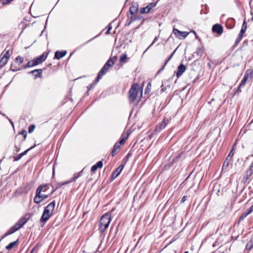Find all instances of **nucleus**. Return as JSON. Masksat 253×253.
I'll return each instance as SVG.
<instances>
[{"label":"nucleus","mask_w":253,"mask_h":253,"mask_svg":"<svg viewBox=\"0 0 253 253\" xmlns=\"http://www.w3.org/2000/svg\"><path fill=\"white\" fill-rule=\"evenodd\" d=\"M143 87H140L138 84L135 83L132 85L128 94L129 102L132 103L136 99L138 93H140V97H142Z\"/></svg>","instance_id":"f257e3e1"},{"label":"nucleus","mask_w":253,"mask_h":253,"mask_svg":"<svg viewBox=\"0 0 253 253\" xmlns=\"http://www.w3.org/2000/svg\"><path fill=\"white\" fill-rule=\"evenodd\" d=\"M117 57L116 56H114L110 58L107 60L106 63L99 72L95 80L96 83L99 82L103 76H104L109 71V69L114 65V63L117 60Z\"/></svg>","instance_id":"f03ea898"},{"label":"nucleus","mask_w":253,"mask_h":253,"mask_svg":"<svg viewBox=\"0 0 253 253\" xmlns=\"http://www.w3.org/2000/svg\"><path fill=\"white\" fill-rule=\"evenodd\" d=\"M30 214L27 213L25 216L21 217L19 220L12 227H11L6 233L5 235L13 234L21 228L29 219Z\"/></svg>","instance_id":"7ed1b4c3"},{"label":"nucleus","mask_w":253,"mask_h":253,"mask_svg":"<svg viewBox=\"0 0 253 253\" xmlns=\"http://www.w3.org/2000/svg\"><path fill=\"white\" fill-rule=\"evenodd\" d=\"M111 220V216L110 213L104 214L100 218L98 229L100 232L103 233L108 228Z\"/></svg>","instance_id":"20e7f679"},{"label":"nucleus","mask_w":253,"mask_h":253,"mask_svg":"<svg viewBox=\"0 0 253 253\" xmlns=\"http://www.w3.org/2000/svg\"><path fill=\"white\" fill-rule=\"evenodd\" d=\"M27 136V133L26 130L25 129H22L15 136V147L16 148V151L17 152L20 150L21 145L26 139Z\"/></svg>","instance_id":"39448f33"},{"label":"nucleus","mask_w":253,"mask_h":253,"mask_svg":"<svg viewBox=\"0 0 253 253\" xmlns=\"http://www.w3.org/2000/svg\"><path fill=\"white\" fill-rule=\"evenodd\" d=\"M253 79V68L246 70L243 79L241 81V85H245L248 81Z\"/></svg>","instance_id":"423d86ee"},{"label":"nucleus","mask_w":253,"mask_h":253,"mask_svg":"<svg viewBox=\"0 0 253 253\" xmlns=\"http://www.w3.org/2000/svg\"><path fill=\"white\" fill-rule=\"evenodd\" d=\"M49 52H44L40 56L35 57L33 59L34 62L36 65H39L44 61L47 58Z\"/></svg>","instance_id":"0eeeda50"},{"label":"nucleus","mask_w":253,"mask_h":253,"mask_svg":"<svg viewBox=\"0 0 253 253\" xmlns=\"http://www.w3.org/2000/svg\"><path fill=\"white\" fill-rule=\"evenodd\" d=\"M55 206V201H53L50 203L46 207H45L43 210V212L46 214H48L51 216L53 213V211L54 210Z\"/></svg>","instance_id":"6e6552de"},{"label":"nucleus","mask_w":253,"mask_h":253,"mask_svg":"<svg viewBox=\"0 0 253 253\" xmlns=\"http://www.w3.org/2000/svg\"><path fill=\"white\" fill-rule=\"evenodd\" d=\"M169 123V119L165 118L161 123L157 125L154 129L155 132H158L164 129Z\"/></svg>","instance_id":"1a4fd4ad"},{"label":"nucleus","mask_w":253,"mask_h":253,"mask_svg":"<svg viewBox=\"0 0 253 253\" xmlns=\"http://www.w3.org/2000/svg\"><path fill=\"white\" fill-rule=\"evenodd\" d=\"M173 33L179 39H184L189 34L187 32H182L176 28H173Z\"/></svg>","instance_id":"9d476101"},{"label":"nucleus","mask_w":253,"mask_h":253,"mask_svg":"<svg viewBox=\"0 0 253 253\" xmlns=\"http://www.w3.org/2000/svg\"><path fill=\"white\" fill-rule=\"evenodd\" d=\"M44 186H39L37 189L36 196L34 199V202L37 204H40L42 202L41 193L42 190Z\"/></svg>","instance_id":"9b49d317"},{"label":"nucleus","mask_w":253,"mask_h":253,"mask_svg":"<svg viewBox=\"0 0 253 253\" xmlns=\"http://www.w3.org/2000/svg\"><path fill=\"white\" fill-rule=\"evenodd\" d=\"M126 162V160L124 162V164H121L112 173L111 177L113 179H115L120 174L121 171L124 168V166Z\"/></svg>","instance_id":"f8f14e48"},{"label":"nucleus","mask_w":253,"mask_h":253,"mask_svg":"<svg viewBox=\"0 0 253 253\" xmlns=\"http://www.w3.org/2000/svg\"><path fill=\"white\" fill-rule=\"evenodd\" d=\"M212 31L213 33L221 35L223 32V28L221 25L219 24H216L213 25L212 27Z\"/></svg>","instance_id":"ddd939ff"},{"label":"nucleus","mask_w":253,"mask_h":253,"mask_svg":"<svg viewBox=\"0 0 253 253\" xmlns=\"http://www.w3.org/2000/svg\"><path fill=\"white\" fill-rule=\"evenodd\" d=\"M45 69V68H44L43 69H36L31 71L30 73L32 74L34 76L35 79L38 78H42V74L43 70H44Z\"/></svg>","instance_id":"4468645a"},{"label":"nucleus","mask_w":253,"mask_h":253,"mask_svg":"<svg viewBox=\"0 0 253 253\" xmlns=\"http://www.w3.org/2000/svg\"><path fill=\"white\" fill-rule=\"evenodd\" d=\"M186 69V68L185 66L183 64H181L180 65H179L177 68V71L176 73L177 78H179L185 71Z\"/></svg>","instance_id":"2eb2a0df"},{"label":"nucleus","mask_w":253,"mask_h":253,"mask_svg":"<svg viewBox=\"0 0 253 253\" xmlns=\"http://www.w3.org/2000/svg\"><path fill=\"white\" fill-rule=\"evenodd\" d=\"M121 146H122V145H120V144L118 142H117L115 144L111 153V155L112 157H114L117 154V153L120 151Z\"/></svg>","instance_id":"dca6fc26"},{"label":"nucleus","mask_w":253,"mask_h":253,"mask_svg":"<svg viewBox=\"0 0 253 253\" xmlns=\"http://www.w3.org/2000/svg\"><path fill=\"white\" fill-rule=\"evenodd\" d=\"M129 135V133L128 132L126 133H123L121 136L120 141L118 142L119 143L120 145H124Z\"/></svg>","instance_id":"f3484780"},{"label":"nucleus","mask_w":253,"mask_h":253,"mask_svg":"<svg viewBox=\"0 0 253 253\" xmlns=\"http://www.w3.org/2000/svg\"><path fill=\"white\" fill-rule=\"evenodd\" d=\"M67 54L66 50L56 51L54 55V59H60Z\"/></svg>","instance_id":"a211bd4d"},{"label":"nucleus","mask_w":253,"mask_h":253,"mask_svg":"<svg viewBox=\"0 0 253 253\" xmlns=\"http://www.w3.org/2000/svg\"><path fill=\"white\" fill-rule=\"evenodd\" d=\"M51 216L49 215V214H46L45 213L43 212L40 219L41 223H42V226H43L44 225V224L47 221V220L49 219V218Z\"/></svg>","instance_id":"6ab92c4d"},{"label":"nucleus","mask_w":253,"mask_h":253,"mask_svg":"<svg viewBox=\"0 0 253 253\" xmlns=\"http://www.w3.org/2000/svg\"><path fill=\"white\" fill-rule=\"evenodd\" d=\"M103 162L102 161H98L96 164L92 166L91 168L92 172H95L98 168L101 169L103 167Z\"/></svg>","instance_id":"aec40b11"},{"label":"nucleus","mask_w":253,"mask_h":253,"mask_svg":"<svg viewBox=\"0 0 253 253\" xmlns=\"http://www.w3.org/2000/svg\"><path fill=\"white\" fill-rule=\"evenodd\" d=\"M22 69V67L18 65L15 62L14 63L11 64L10 70L16 72L19 70H20Z\"/></svg>","instance_id":"412c9836"},{"label":"nucleus","mask_w":253,"mask_h":253,"mask_svg":"<svg viewBox=\"0 0 253 253\" xmlns=\"http://www.w3.org/2000/svg\"><path fill=\"white\" fill-rule=\"evenodd\" d=\"M138 9V5L137 4H132L129 8V12L132 15L135 14Z\"/></svg>","instance_id":"4be33fe9"},{"label":"nucleus","mask_w":253,"mask_h":253,"mask_svg":"<svg viewBox=\"0 0 253 253\" xmlns=\"http://www.w3.org/2000/svg\"><path fill=\"white\" fill-rule=\"evenodd\" d=\"M252 173L247 170L245 172V175L244 176L242 181L243 183H246L247 181L250 178Z\"/></svg>","instance_id":"5701e85b"},{"label":"nucleus","mask_w":253,"mask_h":253,"mask_svg":"<svg viewBox=\"0 0 253 253\" xmlns=\"http://www.w3.org/2000/svg\"><path fill=\"white\" fill-rule=\"evenodd\" d=\"M18 245V240L15 242H13L9 244L6 247V249L7 250H11L14 247L17 246Z\"/></svg>","instance_id":"b1692460"},{"label":"nucleus","mask_w":253,"mask_h":253,"mask_svg":"<svg viewBox=\"0 0 253 253\" xmlns=\"http://www.w3.org/2000/svg\"><path fill=\"white\" fill-rule=\"evenodd\" d=\"M253 248V237H252L249 242L246 246V249L247 250L250 251Z\"/></svg>","instance_id":"393cba45"},{"label":"nucleus","mask_w":253,"mask_h":253,"mask_svg":"<svg viewBox=\"0 0 253 253\" xmlns=\"http://www.w3.org/2000/svg\"><path fill=\"white\" fill-rule=\"evenodd\" d=\"M9 51L10 49H7L6 48L1 53V56H2V57H5L6 59H9L10 56Z\"/></svg>","instance_id":"a878e982"},{"label":"nucleus","mask_w":253,"mask_h":253,"mask_svg":"<svg viewBox=\"0 0 253 253\" xmlns=\"http://www.w3.org/2000/svg\"><path fill=\"white\" fill-rule=\"evenodd\" d=\"M8 60V59H6L5 57H1L0 60V69H1L6 65Z\"/></svg>","instance_id":"bb28decb"},{"label":"nucleus","mask_w":253,"mask_h":253,"mask_svg":"<svg viewBox=\"0 0 253 253\" xmlns=\"http://www.w3.org/2000/svg\"><path fill=\"white\" fill-rule=\"evenodd\" d=\"M33 187V184L31 183L28 182L27 183L24 187V191L27 193L29 191H30Z\"/></svg>","instance_id":"cd10ccee"},{"label":"nucleus","mask_w":253,"mask_h":253,"mask_svg":"<svg viewBox=\"0 0 253 253\" xmlns=\"http://www.w3.org/2000/svg\"><path fill=\"white\" fill-rule=\"evenodd\" d=\"M36 66L35 64L34 60L29 61L26 65H25L22 68L26 69L29 67H32Z\"/></svg>","instance_id":"c85d7f7f"},{"label":"nucleus","mask_w":253,"mask_h":253,"mask_svg":"<svg viewBox=\"0 0 253 253\" xmlns=\"http://www.w3.org/2000/svg\"><path fill=\"white\" fill-rule=\"evenodd\" d=\"M204 49L203 47H199L197 48L195 53L197 55L201 57L204 53Z\"/></svg>","instance_id":"c756f323"},{"label":"nucleus","mask_w":253,"mask_h":253,"mask_svg":"<svg viewBox=\"0 0 253 253\" xmlns=\"http://www.w3.org/2000/svg\"><path fill=\"white\" fill-rule=\"evenodd\" d=\"M24 58L21 56H18L16 57L15 62L18 64V65H20L23 62Z\"/></svg>","instance_id":"7c9ffc66"},{"label":"nucleus","mask_w":253,"mask_h":253,"mask_svg":"<svg viewBox=\"0 0 253 253\" xmlns=\"http://www.w3.org/2000/svg\"><path fill=\"white\" fill-rule=\"evenodd\" d=\"M150 11V9L148 7H147V6L141 8L140 9V13L141 14L147 13Z\"/></svg>","instance_id":"2f4dec72"},{"label":"nucleus","mask_w":253,"mask_h":253,"mask_svg":"<svg viewBox=\"0 0 253 253\" xmlns=\"http://www.w3.org/2000/svg\"><path fill=\"white\" fill-rule=\"evenodd\" d=\"M127 59V55L126 53H124L122 54L120 58V62L121 63H124L126 62V60Z\"/></svg>","instance_id":"473e14b6"},{"label":"nucleus","mask_w":253,"mask_h":253,"mask_svg":"<svg viewBox=\"0 0 253 253\" xmlns=\"http://www.w3.org/2000/svg\"><path fill=\"white\" fill-rule=\"evenodd\" d=\"M230 163V162L225 160L222 166V171H223V170H226L228 168L229 165Z\"/></svg>","instance_id":"72a5a7b5"},{"label":"nucleus","mask_w":253,"mask_h":253,"mask_svg":"<svg viewBox=\"0 0 253 253\" xmlns=\"http://www.w3.org/2000/svg\"><path fill=\"white\" fill-rule=\"evenodd\" d=\"M175 50L171 54V55H170V56L166 60L165 62V64L164 65H163V66L162 67V68L161 69V70H160V71L163 70L164 68H165V66L167 65V64L168 63V62L171 59V58L172 57L174 52H175Z\"/></svg>","instance_id":"f704fd0d"},{"label":"nucleus","mask_w":253,"mask_h":253,"mask_svg":"<svg viewBox=\"0 0 253 253\" xmlns=\"http://www.w3.org/2000/svg\"><path fill=\"white\" fill-rule=\"evenodd\" d=\"M82 171L79 172L77 175H75L71 179L70 181L72 182H75L76 180L81 176Z\"/></svg>","instance_id":"c9c22d12"},{"label":"nucleus","mask_w":253,"mask_h":253,"mask_svg":"<svg viewBox=\"0 0 253 253\" xmlns=\"http://www.w3.org/2000/svg\"><path fill=\"white\" fill-rule=\"evenodd\" d=\"M82 171L79 172L77 175H75L71 179L70 181L72 182H75L76 180L81 176Z\"/></svg>","instance_id":"e433bc0d"},{"label":"nucleus","mask_w":253,"mask_h":253,"mask_svg":"<svg viewBox=\"0 0 253 253\" xmlns=\"http://www.w3.org/2000/svg\"><path fill=\"white\" fill-rule=\"evenodd\" d=\"M82 171L79 172L77 175H75L71 179L70 181L72 182H75L76 180L81 176Z\"/></svg>","instance_id":"4c0bfd02"},{"label":"nucleus","mask_w":253,"mask_h":253,"mask_svg":"<svg viewBox=\"0 0 253 253\" xmlns=\"http://www.w3.org/2000/svg\"><path fill=\"white\" fill-rule=\"evenodd\" d=\"M37 145L36 144H34L33 146H31L30 148H28L23 152L20 153V155H21L22 157L25 155L30 150L35 148Z\"/></svg>","instance_id":"58836bf2"},{"label":"nucleus","mask_w":253,"mask_h":253,"mask_svg":"<svg viewBox=\"0 0 253 253\" xmlns=\"http://www.w3.org/2000/svg\"><path fill=\"white\" fill-rule=\"evenodd\" d=\"M253 211V205L249 209H248L245 212H244L245 215H246L247 216H248L249 214H250Z\"/></svg>","instance_id":"ea45409f"},{"label":"nucleus","mask_w":253,"mask_h":253,"mask_svg":"<svg viewBox=\"0 0 253 253\" xmlns=\"http://www.w3.org/2000/svg\"><path fill=\"white\" fill-rule=\"evenodd\" d=\"M157 5V2H151L149 4H148L147 6L149 7V8L150 9V10L155 7Z\"/></svg>","instance_id":"a19ab883"},{"label":"nucleus","mask_w":253,"mask_h":253,"mask_svg":"<svg viewBox=\"0 0 253 253\" xmlns=\"http://www.w3.org/2000/svg\"><path fill=\"white\" fill-rule=\"evenodd\" d=\"M38 249H39L38 246L37 245H36L32 249L30 253H37Z\"/></svg>","instance_id":"79ce46f5"},{"label":"nucleus","mask_w":253,"mask_h":253,"mask_svg":"<svg viewBox=\"0 0 253 253\" xmlns=\"http://www.w3.org/2000/svg\"><path fill=\"white\" fill-rule=\"evenodd\" d=\"M35 128V126L34 125H32L29 126L28 128V132L29 133H32Z\"/></svg>","instance_id":"37998d69"},{"label":"nucleus","mask_w":253,"mask_h":253,"mask_svg":"<svg viewBox=\"0 0 253 253\" xmlns=\"http://www.w3.org/2000/svg\"><path fill=\"white\" fill-rule=\"evenodd\" d=\"M234 154H235V149H234V145L233 146L232 149L231 150L230 152H229L228 155L233 157Z\"/></svg>","instance_id":"c03bdc74"},{"label":"nucleus","mask_w":253,"mask_h":253,"mask_svg":"<svg viewBox=\"0 0 253 253\" xmlns=\"http://www.w3.org/2000/svg\"><path fill=\"white\" fill-rule=\"evenodd\" d=\"M107 28H108L107 31L106 32V33H105V34H106V35H108V34H109L110 33V30H111L112 29V26L111 24H109L108 25V26H107Z\"/></svg>","instance_id":"a18cd8bd"},{"label":"nucleus","mask_w":253,"mask_h":253,"mask_svg":"<svg viewBox=\"0 0 253 253\" xmlns=\"http://www.w3.org/2000/svg\"><path fill=\"white\" fill-rule=\"evenodd\" d=\"M243 37L238 35V38L236 39L235 41V44L237 45L242 39Z\"/></svg>","instance_id":"49530a36"},{"label":"nucleus","mask_w":253,"mask_h":253,"mask_svg":"<svg viewBox=\"0 0 253 253\" xmlns=\"http://www.w3.org/2000/svg\"><path fill=\"white\" fill-rule=\"evenodd\" d=\"M12 1L11 0H1L2 4L4 5L10 3Z\"/></svg>","instance_id":"de8ad7c7"},{"label":"nucleus","mask_w":253,"mask_h":253,"mask_svg":"<svg viewBox=\"0 0 253 253\" xmlns=\"http://www.w3.org/2000/svg\"><path fill=\"white\" fill-rule=\"evenodd\" d=\"M246 30L247 29L241 28L239 36H241V37H243L244 34L246 32Z\"/></svg>","instance_id":"09e8293b"},{"label":"nucleus","mask_w":253,"mask_h":253,"mask_svg":"<svg viewBox=\"0 0 253 253\" xmlns=\"http://www.w3.org/2000/svg\"><path fill=\"white\" fill-rule=\"evenodd\" d=\"M247 170L252 174L253 173V162L251 164L249 168Z\"/></svg>","instance_id":"8fccbe9b"},{"label":"nucleus","mask_w":253,"mask_h":253,"mask_svg":"<svg viewBox=\"0 0 253 253\" xmlns=\"http://www.w3.org/2000/svg\"><path fill=\"white\" fill-rule=\"evenodd\" d=\"M22 157L21 155H20V154H19L17 156L14 157V161H17L19 160Z\"/></svg>","instance_id":"3c124183"},{"label":"nucleus","mask_w":253,"mask_h":253,"mask_svg":"<svg viewBox=\"0 0 253 253\" xmlns=\"http://www.w3.org/2000/svg\"><path fill=\"white\" fill-rule=\"evenodd\" d=\"M50 196L49 194V195H42L41 194V198H42V201L47 198H48Z\"/></svg>","instance_id":"603ef678"},{"label":"nucleus","mask_w":253,"mask_h":253,"mask_svg":"<svg viewBox=\"0 0 253 253\" xmlns=\"http://www.w3.org/2000/svg\"><path fill=\"white\" fill-rule=\"evenodd\" d=\"M242 28L245 29H247V24L245 19L244 20V22H243V25L242 26Z\"/></svg>","instance_id":"864d4df0"},{"label":"nucleus","mask_w":253,"mask_h":253,"mask_svg":"<svg viewBox=\"0 0 253 253\" xmlns=\"http://www.w3.org/2000/svg\"><path fill=\"white\" fill-rule=\"evenodd\" d=\"M48 185V184H41L40 186H44V188H43L42 191L45 192L47 190V186Z\"/></svg>","instance_id":"5fc2aeb1"},{"label":"nucleus","mask_w":253,"mask_h":253,"mask_svg":"<svg viewBox=\"0 0 253 253\" xmlns=\"http://www.w3.org/2000/svg\"><path fill=\"white\" fill-rule=\"evenodd\" d=\"M241 82L240 83V84H239V85L238 87L237 88V90H236V92H238H238H241V87H243V86H244L245 85H241Z\"/></svg>","instance_id":"6e6d98bb"},{"label":"nucleus","mask_w":253,"mask_h":253,"mask_svg":"<svg viewBox=\"0 0 253 253\" xmlns=\"http://www.w3.org/2000/svg\"><path fill=\"white\" fill-rule=\"evenodd\" d=\"M232 157L228 155L225 160L230 162L232 161Z\"/></svg>","instance_id":"4d7b16f0"},{"label":"nucleus","mask_w":253,"mask_h":253,"mask_svg":"<svg viewBox=\"0 0 253 253\" xmlns=\"http://www.w3.org/2000/svg\"><path fill=\"white\" fill-rule=\"evenodd\" d=\"M246 216H247L246 215H245V213H243L240 217V220H243L245 217H246Z\"/></svg>","instance_id":"13d9d810"},{"label":"nucleus","mask_w":253,"mask_h":253,"mask_svg":"<svg viewBox=\"0 0 253 253\" xmlns=\"http://www.w3.org/2000/svg\"><path fill=\"white\" fill-rule=\"evenodd\" d=\"M186 199H187V196H184L182 198V199H181V201H180V202H181V203H184V202H185V201L186 200Z\"/></svg>","instance_id":"bf43d9fd"},{"label":"nucleus","mask_w":253,"mask_h":253,"mask_svg":"<svg viewBox=\"0 0 253 253\" xmlns=\"http://www.w3.org/2000/svg\"><path fill=\"white\" fill-rule=\"evenodd\" d=\"M61 183H62V184H63V186H64L65 185L71 183V182L70 180H67V181H65L64 182H62Z\"/></svg>","instance_id":"052dcab7"},{"label":"nucleus","mask_w":253,"mask_h":253,"mask_svg":"<svg viewBox=\"0 0 253 253\" xmlns=\"http://www.w3.org/2000/svg\"><path fill=\"white\" fill-rule=\"evenodd\" d=\"M158 39V37H156L154 39V40H153L152 43L150 44V45L148 47L147 49H148L151 45H152Z\"/></svg>","instance_id":"680f3d73"},{"label":"nucleus","mask_w":253,"mask_h":253,"mask_svg":"<svg viewBox=\"0 0 253 253\" xmlns=\"http://www.w3.org/2000/svg\"><path fill=\"white\" fill-rule=\"evenodd\" d=\"M63 186V184H62L61 182H59L57 184H56V189H58L59 188L61 187V186Z\"/></svg>","instance_id":"e2e57ef3"},{"label":"nucleus","mask_w":253,"mask_h":253,"mask_svg":"<svg viewBox=\"0 0 253 253\" xmlns=\"http://www.w3.org/2000/svg\"><path fill=\"white\" fill-rule=\"evenodd\" d=\"M129 157V154L128 153V154L127 155V156L126 157V160H125V158H124V159H123V162H123H123L124 163L126 160L127 161V159H128V158Z\"/></svg>","instance_id":"0e129e2a"},{"label":"nucleus","mask_w":253,"mask_h":253,"mask_svg":"<svg viewBox=\"0 0 253 253\" xmlns=\"http://www.w3.org/2000/svg\"><path fill=\"white\" fill-rule=\"evenodd\" d=\"M176 240V238H175V237H173V238L172 239V240H171V241H170V242L169 243V244L172 243V242H173L174 241H175Z\"/></svg>","instance_id":"69168bd1"},{"label":"nucleus","mask_w":253,"mask_h":253,"mask_svg":"<svg viewBox=\"0 0 253 253\" xmlns=\"http://www.w3.org/2000/svg\"><path fill=\"white\" fill-rule=\"evenodd\" d=\"M57 189L55 188V189L53 190L52 191V192H51V193L49 194L50 196H51L52 194H53L55 191Z\"/></svg>","instance_id":"338daca9"},{"label":"nucleus","mask_w":253,"mask_h":253,"mask_svg":"<svg viewBox=\"0 0 253 253\" xmlns=\"http://www.w3.org/2000/svg\"><path fill=\"white\" fill-rule=\"evenodd\" d=\"M251 14L253 15V16H252V18H251V21H253V13H251Z\"/></svg>","instance_id":"774afa93"}]
</instances>
